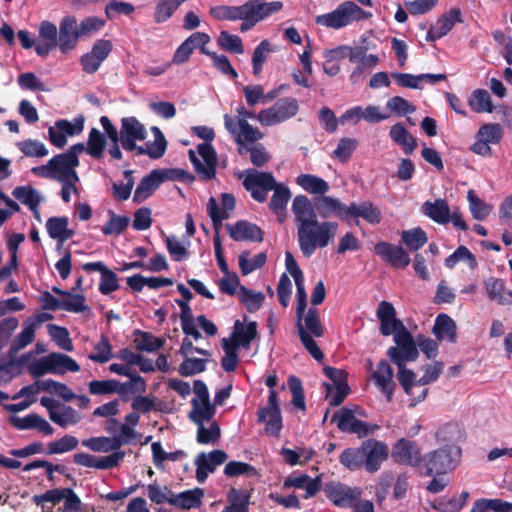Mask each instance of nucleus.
<instances>
[{
	"mask_svg": "<svg viewBox=\"0 0 512 512\" xmlns=\"http://www.w3.org/2000/svg\"><path fill=\"white\" fill-rule=\"evenodd\" d=\"M296 328L302 345L315 360L321 362L324 359V354L313 339L314 336L305 330L302 323H296Z\"/></svg>",
	"mask_w": 512,
	"mask_h": 512,
	"instance_id": "46",
	"label": "nucleus"
},
{
	"mask_svg": "<svg viewBox=\"0 0 512 512\" xmlns=\"http://www.w3.org/2000/svg\"><path fill=\"white\" fill-rule=\"evenodd\" d=\"M372 14L359 7L353 1H345L332 12L317 15L315 23L332 29H341L355 21L368 19Z\"/></svg>",
	"mask_w": 512,
	"mask_h": 512,
	"instance_id": "4",
	"label": "nucleus"
},
{
	"mask_svg": "<svg viewBox=\"0 0 512 512\" xmlns=\"http://www.w3.org/2000/svg\"><path fill=\"white\" fill-rule=\"evenodd\" d=\"M456 22H463L461 18V11L459 8H452L448 13L444 14L437 20L434 27L440 35L444 37L453 29Z\"/></svg>",
	"mask_w": 512,
	"mask_h": 512,
	"instance_id": "52",
	"label": "nucleus"
},
{
	"mask_svg": "<svg viewBox=\"0 0 512 512\" xmlns=\"http://www.w3.org/2000/svg\"><path fill=\"white\" fill-rule=\"evenodd\" d=\"M374 252L384 262L397 269L406 268L411 262L409 254L402 246L389 242L380 241L376 243Z\"/></svg>",
	"mask_w": 512,
	"mask_h": 512,
	"instance_id": "13",
	"label": "nucleus"
},
{
	"mask_svg": "<svg viewBox=\"0 0 512 512\" xmlns=\"http://www.w3.org/2000/svg\"><path fill=\"white\" fill-rule=\"evenodd\" d=\"M304 328L312 336L322 337L324 335V327L321 323L318 309L309 308L306 315L303 316Z\"/></svg>",
	"mask_w": 512,
	"mask_h": 512,
	"instance_id": "59",
	"label": "nucleus"
},
{
	"mask_svg": "<svg viewBox=\"0 0 512 512\" xmlns=\"http://www.w3.org/2000/svg\"><path fill=\"white\" fill-rule=\"evenodd\" d=\"M204 497V490L202 488H194L182 491L178 494L173 492L171 505L183 509L190 510L199 508L202 505V498Z\"/></svg>",
	"mask_w": 512,
	"mask_h": 512,
	"instance_id": "25",
	"label": "nucleus"
},
{
	"mask_svg": "<svg viewBox=\"0 0 512 512\" xmlns=\"http://www.w3.org/2000/svg\"><path fill=\"white\" fill-rule=\"evenodd\" d=\"M324 492L330 501L341 508L353 507L354 502L361 496L360 489L351 488L340 482H331L326 484Z\"/></svg>",
	"mask_w": 512,
	"mask_h": 512,
	"instance_id": "14",
	"label": "nucleus"
},
{
	"mask_svg": "<svg viewBox=\"0 0 512 512\" xmlns=\"http://www.w3.org/2000/svg\"><path fill=\"white\" fill-rule=\"evenodd\" d=\"M47 328L50 336L60 348L69 352L73 350V344L67 328L55 324H48Z\"/></svg>",
	"mask_w": 512,
	"mask_h": 512,
	"instance_id": "61",
	"label": "nucleus"
},
{
	"mask_svg": "<svg viewBox=\"0 0 512 512\" xmlns=\"http://www.w3.org/2000/svg\"><path fill=\"white\" fill-rule=\"evenodd\" d=\"M338 223L311 219L297 228L299 248L306 258H310L317 249L327 247L334 239L338 230Z\"/></svg>",
	"mask_w": 512,
	"mask_h": 512,
	"instance_id": "2",
	"label": "nucleus"
},
{
	"mask_svg": "<svg viewBox=\"0 0 512 512\" xmlns=\"http://www.w3.org/2000/svg\"><path fill=\"white\" fill-rule=\"evenodd\" d=\"M387 356L390 358L393 364H396V358H399L403 364H406L407 362H413L419 357L417 343L415 342L400 347H390L387 350Z\"/></svg>",
	"mask_w": 512,
	"mask_h": 512,
	"instance_id": "38",
	"label": "nucleus"
},
{
	"mask_svg": "<svg viewBox=\"0 0 512 512\" xmlns=\"http://www.w3.org/2000/svg\"><path fill=\"white\" fill-rule=\"evenodd\" d=\"M82 269L86 272L97 271L101 274L99 283V291L103 295H109L119 289V280L115 272L106 267L101 262H89L82 265Z\"/></svg>",
	"mask_w": 512,
	"mask_h": 512,
	"instance_id": "19",
	"label": "nucleus"
},
{
	"mask_svg": "<svg viewBox=\"0 0 512 512\" xmlns=\"http://www.w3.org/2000/svg\"><path fill=\"white\" fill-rule=\"evenodd\" d=\"M187 0H159L154 8L153 20L157 24L167 22Z\"/></svg>",
	"mask_w": 512,
	"mask_h": 512,
	"instance_id": "34",
	"label": "nucleus"
},
{
	"mask_svg": "<svg viewBox=\"0 0 512 512\" xmlns=\"http://www.w3.org/2000/svg\"><path fill=\"white\" fill-rule=\"evenodd\" d=\"M197 151L203 158L204 163L198 159L196 153L192 149L188 151L189 160L192 163L195 171L204 181L214 179L216 177L217 167V153L214 147L209 143H201L198 144Z\"/></svg>",
	"mask_w": 512,
	"mask_h": 512,
	"instance_id": "7",
	"label": "nucleus"
},
{
	"mask_svg": "<svg viewBox=\"0 0 512 512\" xmlns=\"http://www.w3.org/2000/svg\"><path fill=\"white\" fill-rule=\"evenodd\" d=\"M248 6V1L240 6L219 5L210 8V15L217 20L236 21L242 17V13Z\"/></svg>",
	"mask_w": 512,
	"mask_h": 512,
	"instance_id": "39",
	"label": "nucleus"
},
{
	"mask_svg": "<svg viewBox=\"0 0 512 512\" xmlns=\"http://www.w3.org/2000/svg\"><path fill=\"white\" fill-rule=\"evenodd\" d=\"M232 336L242 345L243 348H249L251 342L257 336V323L255 321H251L244 326L240 320H236Z\"/></svg>",
	"mask_w": 512,
	"mask_h": 512,
	"instance_id": "36",
	"label": "nucleus"
},
{
	"mask_svg": "<svg viewBox=\"0 0 512 512\" xmlns=\"http://www.w3.org/2000/svg\"><path fill=\"white\" fill-rule=\"evenodd\" d=\"M239 299L246 305L249 312H256L262 306L265 296L262 292H254L245 286H240Z\"/></svg>",
	"mask_w": 512,
	"mask_h": 512,
	"instance_id": "51",
	"label": "nucleus"
},
{
	"mask_svg": "<svg viewBox=\"0 0 512 512\" xmlns=\"http://www.w3.org/2000/svg\"><path fill=\"white\" fill-rule=\"evenodd\" d=\"M315 210V207L311 205L307 196L297 195L292 203V212L295 216L296 227L298 228L311 219H316L317 214Z\"/></svg>",
	"mask_w": 512,
	"mask_h": 512,
	"instance_id": "28",
	"label": "nucleus"
},
{
	"mask_svg": "<svg viewBox=\"0 0 512 512\" xmlns=\"http://www.w3.org/2000/svg\"><path fill=\"white\" fill-rule=\"evenodd\" d=\"M110 219L102 227V232L105 235H120L128 227L130 219L127 216L116 215L112 210H109Z\"/></svg>",
	"mask_w": 512,
	"mask_h": 512,
	"instance_id": "56",
	"label": "nucleus"
},
{
	"mask_svg": "<svg viewBox=\"0 0 512 512\" xmlns=\"http://www.w3.org/2000/svg\"><path fill=\"white\" fill-rule=\"evenodd\" d=\"M78 439L72 435H65L62 438L48 443V449L46 454H62L72 451L78 446Z\"/></svg>",
	"mask_w": 512,
	"mask_h": 512,
	"instance_id": "58",
	"label": "nucleus"
},
{
	"mask_svg": "<svg viewBox=\"0 0 512 512\" xmlns=\"http://www.w3.org/2000/svg\"><path fill=\"white\" fill-rule=\"evenodd\" d=\"M183 362L179 365L178 373L183 377L193 376L206 370V359L183 357Z\"/></svg>",
	"mask_w": 512,
	"mask_h": 512,
	"instance_id": "54",
	"label": "nucleus"
},
{
	"mask_svg": "<svg viewBox=\"0 0 512 512\" xmlns=\"http://www.w3.org/2000/svg\"><path fill=\"white\" fill-rule=\"evenodd\" d=\"M147 495L151 502L155 504L168 503L171 505L173 491L168 486L160 487L157 484L147 486Z\"/></svg>",
	"mask_w": 512,
	"mask_h": 512,
	"instance_id": "62",
	"label": "nucleus"
},
{
	"mask_svg": "<svg viewBox=\"0 0 512 512\" xmlns=\"http://www.w3.org/2000/svg\"><path fill=\"white\" fill-rule=\"evenodd\" d=\"M147 137L145 126L134 116L123 117L120 127V142L124 150L134 151L137 141Z\"/></svg>",
	"mask_w": 512,
	"mask_h": 512,
	"instance_id": "10",
	"label": "nucleus"
},
{
	"mask_svg": "<svg viewBox=\"0 0 512 512\" xmlns=\"http://www.w3.org/2000/svg\"><path fill=\"white\" fill-rule=\"evenodd\" d=\"M486 293L491 301L499 305H509L512 303L511 297L506 291L505 281L501 278L489 277L484 281Z\"/></svg>",
	"mask_w": 512,
	"mask_h": 512,
	"instance_id": "27",
	"label": "nucleus"
},
{
	"mask_svg": "<svg viewBox=\"0 0 512 512\" xmlns=\"http://www.w3.org/2000/svg\"><path fill=\"white\" fill-rule=\"evenodd\" d=\"M503 137V129L498 123H488L482 125L478 132L477 138L483 140L487 144H498Z\"/></svg>",
	"mask_w": 512,
	"mask_h": 512,
	"instance_id": "53",
	"label": "nucleus"
},
{
	"mask_svg": "<svg viewBox=\"0 0 512 512\" xmlns=\"http://www.w3.org/2000/svg\"><path fill=\"white\" fill-rule=\"evenodd\" d=\"M283 488L304 489V498L314 497L321 489V480L319 477L311 478L307 474L290 475L283 482Z\"/></svg>",
	"mask_w": 512,
	"mask_h": 512,
	"instance_id": "23",
	"label": "nucleus"
},
{
	"mask_svg": "<svg viewBox=\"0 0 512 512\" xmlns=\"http://www.w3.org/2000/svg\"><path fill=\"white\" fill-rule=\"evenodd\" d=\"M347 220L346 223L355 222L358 224V219L362 218L371 225H378L383 219L380 208L372 201L365 200L360 203L351 202L347 206Z\"/></svg>",
	"mask_w": 512,
	"mask_h": 512,
	"instance_id": "12",
	"label": "nucleus"
},
{
	"mask_svg": "<svg viewBox=\"0 0 512 512\" xmlns=\"http://www.w3.org/2000/svg\"><path fill=\"white\" fill-rule=\"evenodd\" d=\"M80 34L78 32L77 20L74 16L64 17L59 24L58 48L61 53L66 54L73 50L78 43Z\"/></svg>",
	"mask_w": 512,
	"mask_h": 512,
	"instance_id": "16",
	"label": "nucleus"
},
{
	"mask_svg": "<svg viewBox=\"0 0 512 512\" xmlns=\"http://www.w3.org/2000/svg\"><path fill=\"white\" fill-rule=\"evenodd\" d=\"M457 327L455 321L447 314H439L434 323L433 334L437 340L442 341L444 339L451 343L457 341Z\"/></svg>",
	"mask_w": 512,
	"mask_h": 512,
	"instance_id": "26",
	"label": "nucleus"
},
{
	"mask_svg": "<svg viewBox=\"0 0 512 512\" xmlns=\"http://www.w3.org/2000/svg\"><path fill=\"white\" fill-rule=\"evenodd\" d=\"M46 229L52 239H56L61 243L74 235V231L68 229V218L65 216L50 217L46 222Z\"/></svg>",
	"mask_w": 512,
	"mask_h": 512,
	"instance_id": "30",
	"label": "nucleus"
},
{
	"mask_svg": "<svg viewBox=\"0 0 512 512\" xmlns=\"http://www.w3.org/2000/svg\"><path fill=\"white\" fill-rule=\"evenodd\" d=\"M340 463L351 471L365 468L364 452L362 444L358 448H346L339 457Z\"/></svg>",
	"mask_w": 512,
	"mask_h": 512,
	"instance_id": "37",
	"label": "nucleus"
},
{
	"mask_svg": "<svg viewBox=\"0 0 512 512\" xmlns=\"http://www.w3.org/2000/svg\"><path fill=\"white\" fill-rule=\"evenodd\" d=\"M224 474L227 477L246 475L248 477H259L257 469L249 463L241 461H230L224 467Z\"/></svg>",
	"mask_w": 512,
	"mask_h": 512,
	"instance_id": "49",
	"label": "nucleus"
},
{
	"mask_svg": "<svg viewBox=\"0 0 512 512\" xmlns=\"http://www.w3.org/2000/svg\"><path fill=\"white\" fill-rule=\"evenodd\" d=\"M251 493L243 490L231 488L227 493L228 505L222 512H249Z\"/></svg>",
	"mask_w": 512,
	"mask_h": 512,
	"instance_id": "29",
	"label": "nucleus"
},
{
	"mask_svg": "<svg viewBox=\"0 0 512 512\" xmlns=\"http://www.w3.org/2000/svg\"><path fill=\"white\" fill-rule=\"evenodd\" d=\"M106 146L105 136L97 129L92 128L89 132L86 151L95 159L102 157Z\"/></svg>",
	"mask_w": 512,
	"mask_h": 512,
	"instance_id": "48",
	"label": "nucleus"
},
{
	"mask_svg": "<svg viewBox=\"0 0 512 512\" xmlns=\"http://www.w3.org/2000/svg\"><path fill=\"white\" fill-rule=\"evenodd\" d=\"M12 195L21 203L27 205L30 210L38 213L40 199L37 191L32 186H18L13 190Z\"/></svg>",
	"mask_w": 512,
	"mask_h": 512,
	"instance_id": "43",
	"label": "nucleus"
},
{
	"mask_svg": "<svg viewBox=\"0 0 512 512\" xmlns=\"http://www.w3.org/2000/svg\"><path fill=\"white\" fill-rule=\"evenodd\" d=\"M247 175L243 180L244 188L251 193V197L263 203L267 199V192L274 190V194L269 203V208L275 213L286 211V206L291 198L290 189L276 182L270 172H260L255 169L246 171Z\"/></svg>",
	"mask_w": 512,
	"mask_h": 512,
	"instance_id": "1",
	"label": "nucleus"
},
{
	"mask_svg": "<svg viewBox=\"0 0 512 512\" xmlns=\"http://www.w3.org/2000/svg\"><path fill=\"white\" fill-rule=\"evenodd\" d=\"M271 51V43L267 39L262 40L254 49L252 56V67L254 75H259L262 72L263 64L266 61L267 54Z\"/></svg>",
	"mask_w": 512,
	"mask_h": 512,
	"instance_id": "60",
	"label": "nucleus"
},
{
	"mask_svg": "<svg viewBox=\"0 0 512 512\" xmlns=\"http://www.w3.org/2000/svg\"><path fill=\"white\" fill-rule=\"evenodd\" d=\"M257 421L265 423V431L272 436H278L282 430V416L275 390H270L267 405L258 410Z\"/></svg>",
	"mask_w": 512,
	"mask_h": 512,
	"instance_id": "9",
	"label": "nucleus"
},
{
	"mask_svg": "<svg viewBox=\"0 0 512 512\" xmlns=\"http://www.w3.org/2000/svg\"><path fill=\"white\" fill-rule=\"evenodd\" d=\"M347 206L338 198L325 195L315 202V209L322 219H329L334 216L343 222L347 220Z\"/></svg>",
	"mask_w": 512,
	"mask_h": 512,
	"instance_id": "20",
	"label": "nucleus"
},
{
	"mask_svg": "<svg viewBox=\"0 0 512 512\" xmlns=\"http://www.w3.org/2000/svg\"><path fill=\"white\" fill-rule=\"evenodd\" d=\"M135 347L138 351L155 352L161 349L165 340L154 336L150 332H144L141 330H135Z\"/></svg>",
	"mask_w": 512,
	"mask_h": 512,
	"instance_id": "35",
	"label": "nucleus"
},
{
	"mask_svg": "<svg viewBox=\"0 0 512 512\" xmlns=\"http://www.w3.org/2000/svg\"><path fill=\"white\" fill-rule=\"evenodd\" d=\"M362 450L364 452L365 470L369 473L377 472L389 456L387 444L372 438L362 442Z\"/></svg>",
	"mask_w": 512,
	"mask_h": 512,
	"instance_id": "11",
	"label": "nucleus"
},
{
	"mask_svg": "<svg viewBox=\"0 0 512 512\" xmlns=\"http://www.w3.org/2000/svg\"><path fill=\"white\" fill-rule=\"evenodd\" d=\"M237 125L239 131L236 134V142L239 145H242L244 142L254 143L262 139L263 133L260 132L257 128H254L252 125H250L247 120L238 119Z\"/></svg>",
	"mask_w": 512,
	"mask_h": 512,
	"instance_id": "47",
	"label": "nucleus"
},
{
	"mask_svg": "<svg viewBox=\"0 0 512 512\" xmlns=\"http://www.w3.org/2000/svg\"><path fill=\"white\" fill-rule=\"evenodd\" d=\"M124 457L125 451L113 452L101 458H96L91 454L81 452L74 454L73 461L80 466L106 470L117 467Z\"/></svg>",
	"mask_w": 512,
	"mask_h": 512,
	"instance_id": "15",
	"label": "nucleus"
},
{
	"mask_svg": "<svg viewBox=\"0 0 512 512\" xmlns=\"http://www.w3.org/2000/svg\"><path fill=\"white\" fill-rule=\"evenodd\" d=\"M356 414L364 416L361 407L357 405L354 406V409L343 407L333 415L331 422H336L341 432L357 434L358 436L373 434L374 431L379 428L378 425H370L367 422L357 419L355 417Z\"/></svg>",
	"mask_w": 512,
	"mask_h": 512,
	"instance_id": "5",
	"label": "nucleus"
},
{
	"mask_svg": "<svg viewBox=\"0 0 512 512\" xmlns=\"http://www.w3.org/2000/svg\"><path fill=\"white\" fill-rule=\"evenodd\" d=\"M376 315L380 321V332L383 336H390L405 326L396 317V309L393 304L388 301L383 300L379 303Z\"/></svg>",
	"mask_w": 512,
	"mask_h": 512,
	"instance_id": "17",
	"label": "nucleus"
},
{
	"mask_svg": "<svg viewBox=\"0 0 512 512\" xmlns=\"http://www.w3.org/2000/svg\"><path fill=\"white\" fill-rule=\"evenodd\" d=\"M217 43L221 49L227 52L235 54H242L244 52L242 39L238 35L230 34L227 31L220 32Z\"/></svg>",
	"mask_w": 512,
	"mask_h": 512,
	"instance_id": "50",
	"label": "nucleus"
},
{
	"mask_svg": "<svg viewBox=\"0 0 512 512\" xmlns=\"http://www.w3.org/2000/svg\"><path fill=\"white\" fill-rule=\"evenodd\" d=\"M119 381L116 379L92 380L88 383L92 395H111L116 393Z\"/></svg>",
	"mask_w": 512,
	"mask_h": 512,
	"instance_id": "63",
	"label": "nucleus"
},
{
	"mask_svg": "<svg viewBox=\"0 0 512 512\" xmlns=\"http://www.w3.org/2000/svg\"><path fill=\"white\" fill-rule=\"evenodd\" d=\"M221 431L216 421L212 422L209 428L204 425L198 426L196 440L199 444L206 445L219 440Z\"/></svg>",
	"mask_w": 512,
	"mask_h": 512,
	"instance_id": "64",
	"label": "nucleus"
},
{
	"mask_svg": "<svg viewBox=\"0 0 512 512\" xmlns=\"http://www.w3.org/2000/svg\"><path fill=\"white\" fill-rule=\"evenodd\" d=\"M392 460L398 465H406L415 468L422 467L423 457L421 449L415 441L400 438L392 446Z\"/></svg>",
	"mask_w": 512,
	"mask_h": 512,
	"instance_id": "8",
	"label": "nucleus"
},
{
	"mask_svg": "<svg viewBox=\"0 0 512 512\" xmlns=\"http://www.w3.org/2000/svg\"><path fill=\"white\" fill-rule=\"evenodd\" d=\"M296 183L311 194L325 195L330 189L329 184L322 178L312 174H300Z\"/></svg>",
	"mask_w": 512,
	"mask_h": 512,
	"instance_id": "33",
	"label": "nucleus"
},
{
	"mask_svg": "<svg viewBox=\"0 0 512 512\" xmlns=\"http://www.w3.org/2000/svg\"><path fill=\"white\" fill-rule=\"evenodd\" d=\"M468 104L470 108L476 113H491L494 108L490 94L484 89L474 90L471 97L469 98Z\"/></svg>",
	"mask_w": 512,
	"mask_h": 512,
	"instance_id": "41",
	"label": "nucleus"
},
{
	"mask_svg": "<svg viewBox=\"0 0 512 512\" xmlns=\"http://www.w3.org/2000/svg\"><path fill=\"white\" fill-rule=\"evenodd\" d=\"M460 261L467 262L469 268L475 269L478 265L475 255L466 247L459 246L451 255L445 259V266L447 268H453Z\"/></svg>",
	"mask_w": 512,
	"mask_h": 512,
	"instance_id": "44",
	"label": "nucleus"
},
{
	"mask_svg": "<svg viewBox=\"0 0 512 512\" xmlns=\"http://www.w3.org/2000/svg\"><path fill=\"white\" fill-rule=\"evenodd\" d=\"M249 252L244 251L239 255V268L243 276H247L256 269L263 267L267 261V255L264 252L256 254L251 260L248 259Z\"/></svg>",
	"mask_w": 512,
	"mask_h": 512,
	"instance_id": "42",
	"label": "nucleus"
},
{
	"mask_svg": "<svg viewBox=\"0 0 512 512\" xmlns=\"http://www.w3.org/2000/svg\"><path fill=\"white\" fill-rule=\"evenodd\" d=\"M162 183L163 178L160 176V171L158 169L151 171L140 180L133 195V202L137 204L144 202Z\"/></svg>",
	"mask_w": 512,
	"mask_h": 512,
	"instance_id": "24",
	"label": "nucleus"
},
{
	"mask_svg": "<svg viewBox=\"0 0 512 512\" xmlns=\"http://www.w3.org/2000/svg\"><path fill=\"white\" fill-rule=\"evenodd\" d=\"M358 146V141L354 138H342L339 140L337 148L332 152L331 157L340 162H347Z\"/></svg>",
	"mask_w": 512,
	"mask_h": 512,
	"instance_id": "55",
	"label": "nucleus"
},
{
	"mask_svg": "<svg viewBox=\"0 0 512 512\" xmlns=\"http://www.w3.org/2000/svg\"><path fill=\"white\" fill-rule=\"evenodd\" d=\"M389 135L396 144L403 147V151L407 155L412 154L417 147L416 139L408 133L402 123L394 124L390 128Z\"/></svg>",
	"mask_w": 512,
	"mask_h": 512,
	"instance_id": "32",
	"label": "nucleus"
},
{
	"mask_svg": "<svg viewBox=\"0 0 512 512\" xmlns=\"http://www.w3.org/2000/svg\"><path fill=\"white\" fill-rule=\"evenodd\" d=\"M50 166L53 169L54 175L57 176L56 180L71 179L72 181H79V176L76 171V161L72 156L67 155L65 152L57 154L50 159Z\"/></svg>",
	"mask_w": 512,
	"mask_h": 512,
	"instance_id": "22",
	"label": "nucleus"
},
{
	"mask_svg": "<svg viewBox=\"0 0 512 512\" xmlns=\"http://www.w3.org/2000/svg\"><path fill=\"white\" fill-rule=\"evenodd\" d=\"M58 47V30L54 23L43 21L39 26V42L35 45V52L40 57H46Z\"/></svg>",
	"mask_w": 512,
	"mask_h": 512,
	"instance_id": "21",
	"label": "nucleus"
},
{
	"mask_svg": "<svg viewBox=\"0 0 512 512\" xmlns=\"http://www.w3.org/2000/svg\"><path fill=\"white\" fill-rule=\"evenodd\" d=\"M298 111V101L293 97H284L278 99L273 106L261 110L258 120L265 126H272L294 117Z\"/></svg>",
	"mask_w": 512,
	"mask_h": 512,
	"instance_id": "6",
	"label": "nucleus"
},
{
	"mask_svg": "<svg viewBox=\"0 0 512 512\" xmlns=\"http://www.w3.org/2000/svg\"><path fill=\"white\" fill-rule=\"evenodd\" d=\"M425 215L439 224H446L450 221V209L444 199H437L434 202H425L422 206Z\"/></svg>",
	"mask_w": 512,
	"mask_h": 512,
	"instance_id": "31",
	"label": "nucleus"
},
{
	"mask_svg": "<svg viewBox=\"0 0 512 512\" xmlns=\"http://www.w3.org/2000/svg\"><path fill=\"white\" fill-rule=\"evenodd\" d=\"M226 228L234 241L262 242L264 238L263 230L246 220H239L233 225L227 224Z\"/></svg>",
	"mask_w": 512,
	"mask_h": 512,
	"instance_id": "18",
	"label": "nucleus"
},
{
	"mask_svg": "<svg viewBox=\"0 0 512 512\" xmlns=\"http://www.w3.org/2000/svg\"><path fill=\"white\" fill-rule=\"evenodd\" d=\"M462 451L457 445H444L423 456L420 474L424 476L443 475L454 470L461 459Z\"/></svg>",
	"mask_w": 512,
	"mask_h": 512,
	"instance_id": "3",
	"label": "nucleus"
},
{
	"mask_svg": "<svg viewBox=\"0 0 512 512\" xmlns=\"http://www.w3.org/2000/svg\"><path fill=\"white\" fill-rule=\"evenodd\" d=\"M248 5L260 21L264 20L273 13L280 11L283 7L281 1H273L269 3H261L259 0H248Z\"/></svg>",
	"mask_w": 512,
	"mask_h": 512,
	"instance_id": "57",
	"label": "nucleus"
},
{
	"mask_svg": "<svg viewBox=\"0 0 512 512\" xmlns=\"http://www.w3.org/2000/svg\"><path fill=\"white\" fill-rule=\"evenodd\" d=\"M401 240L410 251H417L427 243L428 237L421 227H415L404 230L401 233Z\"/></svg>",
	"mask_w": 512,
	"mask_h": 512,
	"instance_id": "40",
	"label": "nucleus"
},
{
	"mask_svg": "<svg viewBox=\"0 0 512 512\" xmlns=\"http://www.w3.org/2000/svg\"><path fill=\"white\" fill-rule=\"evenodd\" d=\"M467 199L469 201V208L476 220L486 219L492 211V206L485 201L481 200L474 190L470 189L467 192Z\"/></svg>",
	"mask_w": 512,
	"mask_h": 512,
	"instance_id": "45",
	"label": "nucleus"
}]
</instances>
